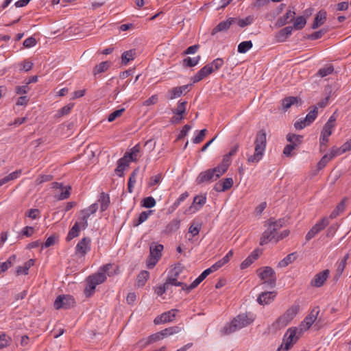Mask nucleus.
Masks as SVG:
<instances>
[{
	"label": "nucleus",
	"mask_w": 351,
	"mask_h": 351,
	"mask_svg": "<svg viewBox=\"0 0 351 351\" xmlns=\"http://www.w3.org/2000/svg\"><path fill=\"white\" fill-rule=\"evenodd\" d=\"M106 274L110 276L116 274V269L112 264H106L101 267L98 272L87 278V285L84 290L86 297L91 296L95 290L97 285L104 282L106 280Z\"/></svg>",
	"instance_id": "obj_1"
},
{
	"label": "nucleus",
	"mask_w": 351,
	"mask_h": 351,
	"mask_svg": "<svg viewBox=\"0 0 351 351\" xmlns=\"http://www.w3.org/2000/svg\"><path fill=\"white\" fill-rule=\"evenodd\" d=\"M254 320V316L252 313L239 314L231 322L223 326L221 330V335H229L237 330L249 326Z\"/></svg>",
	"instance_id": "obj_2"
},
{
	"label": "nucleus",
	"mask_w": 351,
	"mask_h": 351,
	"mask_svg": "<svg viewBox=\"0 0 351 351\" xmlns=\"http://www.w3.org/2000/svg\"><path fill=\"white\" fill-rule=\"evenodd\" d=\"M267 144V134L265 130L258 131L254 141V153L247 157V162L250 164L258 163L263 157Z\"/></svg>",
	"instance_id": "obj_3"
},
{
	"label": "nucleus",
	"mask_w": 351,
	"mask_h": 351,
	"mask_svg": "<svg viewBox=\"0 0 351 351\" xmlns=\"http://www.w3.org/2000/svg\"><path fill=\"white\" fill-rule=\"evenodd\" d=\"M298 305H294L288 308L286 312L279 317L272 324L275 329H279L287 326L299 312Z\"/></svg>",
	"instance_id": "obj_4"
},
{
	"label": "nucleus",
	"mask_w": 351,
	"mask_h": 351,
	"mask_svg": "<svg viewBox=\"0 0 351 351\" xmlns=\"http://www.w3.org/2000/svg\"><path fill=\"white\" fill-rule=\"evenodd\" d=\"M298 305H294L288 308L286 312L279 317L272 324L275 329H279L287 326L299 312Z\"/></svg>",
	"instance_id": "obj_5"
},
{
	"label": "nucleus",
	"mask_w": 351,
	"mask_h": 351,
	"mask_svg": "<svg viewBox=\"0 0 351 351\" xmlns=\"http://www.w3.org/2000/svg\"><path fill=\"white\" fill-rule=\"evenodd\" d=\"M282 227L280 220L270 222L268 228L265 230L261 238L260 244L263 245L269 241L274 240L276 241L277 237V232Z\"/></svg>",
	"instance_id": "obj_6"
},
{
	"label": "nucleus",
	"mask_w": 351,
	"mask_h": 351,
	"mask_svg": "<svg viewBox=\"0 0 351 351\" xmlns=\"http://www.w3.org/2000/svg\"><path fill=\"white\" fill-rule=\"evenodd\" d=\"M257 274L263 283L273 288L276 285V276L275 271L270 267H263L257 270Z\"/></svg>",
	"instance_id": "obj_7"
},
{
	"label": "nucleus",
	"mask_w": 351,
	"mask_h": 351,
	"mask_svg": "<svg viewBox=\"0 0 351 351\" xmlns=\"http://www.w3.org/2000/svg\"><path fill=\"white\" fill-rule=\"evenodd\" d=\"M149 256L147 262V266L149 269H152L158 263L162 256L163 245L161 244H152L150 245Z\"/></svg>",
	"instance_id": "obj_8"
},
{
	"label": "nucleus",
	"mask_w": 351,
	"mask_h": 351,
	"mask_svg": "<svg viewBox=\"0 0 351 351\" xmlns=\"http://www.w3.org/2000/svg\"><path fill=\"white\" fill-rule=\"evenodd\" d=\"M301 334L300 333L299 328H289L283 337L282 344L286 346V349H290L297 342Z\"/></svg>",
	"instance_id": "obj_9"
},
{
	"label": "nucleus",
	"mask_w": 351,
	"mask_h": 351,
	"mask_svg": "<svg viewBox=\"0 0 351 351\" xmlns=\"http://www.w3.org/2000/svg\"><path fill=\"white\" fill-rule=\"evenodd\" d=\"M319 313V308L316 306L312 309L310 313L304 318L299 326L300 333L307 330L313 325L317 318Z\"/></svg>",
	"instance_id": "obj_10"
},
{
	"label": "nucleus",
	"mask_w": 351,
	"mask_h": 351,
	"mask_svg": "<svg viewBox=\"0 0 351 351\" xmlns=\"http://www.w3.org/2000/svg\"><path fill=\"white\" fill-rule=\"evenodd\" d=\"M75 299L69 295H62L57 297L54 302V307L56 309L69 308L75 305Z\"/></svg>",
	"instance_id": "obj_11"
},
{
	"label": "nucleus",
	"mask_w": 351,
	"mask_h": 351,
	"mask_svg": "<svg viewBox=\"0 0 351 351\" xmlns=\"http://www.w3.org/2000/svg\"><path fill=\"white\" fill-rule=\"evenodd\" d=\"M317 116V108L315 106L303 119H300L296 121L294 124L295 128L297 130H302L306 126L309 125L312 123Z\"/></svg>",
	"instance_id": "obj_12"
},
{
	"label": "nucleus",
	"mask_w": 351,
	"mask_h": 351,
	"mask_svg": "<svg viewBox=\"0 0 351 351\" xmlns=\"http://www.w3.org/2000/svg\"><path fill=\"white\" fill-rule=\"evenodd\" d=\"M329 224V220L327 217H324L322 220L317 221L312 228L307 232L306 240L310 241L315 237L320 231L324 230Z\"/></svg>",
	"instance_id": "obj_13"
},
{
	"label": "nucleus",
	"mask_w": 351,
	"mask_h": 351,
	"mask_svg": "<svg viewBox=\"0 0 351 351\" xmlns=\"http://www.w3.org/2000/svg\"><path fill=\"white\" fill-rule=\"evenodd\" d=\"M177 311L178 310L176 309H171L169 311L165 312L161 315H158L154 319V323L156 325H159L167 322H171L174 319Z\"/></svg>",
	"instance_id": "obj_14"
},
{
	"label": "nucleus",
	"mask_w": 351,
	"mask_h": 351,
	"mask_svg": "<svg viewBox=\"0 0 351 351\" xmlns=\"http://www.w3.org/2000/svg\"><path fill=\"white\" fill-rule=\"evenodd\" d=\"M90 239L88 237L82 238L75 246V252L82 256H84L90 250Z\"/></svg>",
	"instance_id": "obj_15"
},
{
	"label": "nucleus",
	"mask_w": 351,
	"mask_h": 351,
	"mask_svg": "<svg viewBox=\"0 0 351 351\" xmlns=\"http://www.w3.org/2000/svg\"><path fill=\"white\" fill-rule=\"evenodd\" d=\"M333 128L325 125L321 132L319 138L320 151L324 152L326 149V144L329 141V136L332 133Z\"/></svg>",
	"instance_id": "obj_16"
},
{
	"label": "nucleus",
	"mask_w": 351,
	"mask_h": 351,
	"mask_svg": "<svg viewBox=\"0 0 351 351\" xmlns=\"http://www.w3.org/2000/svg\"><path fill=\"white\" fill-rule=\"evenodd\" d=\"M215 180H217V179L215 178V176L210 169L201 172L196 178V182L197 184L210 183Z\"/></svg>",
	"instance_id": "obj_17"
},
{
	"label": "nucleus",
	"mask_w": 351,
	"mask_h": 351,
	"mask_svg": "<svg viewBox=\"0 0 351 351\" xmlns=\"http://www.w3.org/2000/svg\"><path fill=\"white\" fill-rule=\"evenodd\" d=\"M235 24V20L234 17H230L226 21L220 22L211 32L212 35H215L218 32L227 31L230 27Z\"/></svg>",
	"instance_id": "obj_18"
},
{
	"label": "nucleus",
	"mask_w": 351,
	"mask_h": 351,
	"mask_svg": "<svg viewBox=\"0 0 351 351\" xmlns=\"http://www.w3.org/2000/svg\"><path fill=\"white\" fill-rule=\"evenodd\" d=\"M329 274L330 271L328 269H326L323 271L317 274L313 278V279L311 280V285L316 287H322L328 278Z\"/></svg>",
	"instance_id": "obj_19"
},
{
	"label": "nucleus",
	"mask_w": 351,
	"mask_h": 351,
	"mask_svg": "<svg viewBox=\"0 0 351 351\" xmlns=\"http://www.w3.org/2000/svg\"><path fill=\"white\" fill-rule=\"evenodd\" d=\"M276 296V291H267L261 293L258 298L257 302L261 305H266L270 304L272 301L274 300Z\"/></svg>",
	"instance_id": "obj_20"
},
{
	"label": "nucleus",
	"mask_w": 351,
	"mask_h": 351,
	"mask_svg": "<svg viewBox=\"0 0 351 351\" xmlns=\"http://www.w3.org/2000/svg\"><path fill=\"white\" fill-rule=\"evenodd\" d=\"M213 73L211 66L208 64L203 66L193 77L192 82L197 83Z\"/></svg>",
	"instance_id": "obj_21"
},
{
	"label": "nucleus",
	"mask_w": 351,
	"mask_h": 351,
	"mask_svg": "<svg viewBox=\"0 0 351 351\" xmlns=\"http://www.w3.org/2000/svg\"><path fill=\"white\" fill-rule=\"evenodd\" d=\"M189 85H184L181 86H178L169 90L168 92L167 97L169 99H173L177 97H180L184 92H186L189 88Z\"/></svg>",
	"instance_id": "obj_22"
},
{
	"label": "nucleus",
	"mask_w": 351,
	"mask_h": 351,
	"mask_svg": "<svg viewBox=\"0 0 351 351\" xmlns=\"http://www.w3.org/2000/svg\"><path fill=\"white\" fill-rule=\"evenodd\" d=\"M295 15V13L294 11L289 10L287 12L284 14L282 16L278 19L276 22V25L278 27H282L287 23L291 21Z\"/></svg>",
	"instance_id": "obj_23"
},
{
	"label": "nucleus",
	"mask_w": 351,
	"mask_h": 351,
	"mask_svg": "<svg viewBox=\"0 0 351 351\" xmlns=\"http://www.w3.org/2000/svg\"><path fill=\"white\" fill-rule=\"evenodd\" d=\"M206 195H196L193 199V204L191 206V208L193 209V212L198 211L206 204Z\"/></svg>",
	"instance_id": "obj_24"
},
{
	"label": "nucleus",
	"mask_w": 351,
	"mask_h": 351,
	"mask_svg": "<svg viewBox=\"0 0 351 351\" xmlns=\"http://www.w3.org/2000/svg\"><path fill=\"white\" fill-rule=\"evenodd\" d=\"M211 274L210 269H205L189 286L187 287V291L191 290L197 287L209 274Z\"/></svg>",
	"instance_id": "obj_25"
},
{
	"label": "nucleus",
	"mask_w": 351,
	"mask_h": 351,
	"mask_svg": "<svg viewBox=\"0 0 351 351\" xmlns=\"http://www.w3.org/2000/svg\"><path fill=\"white\" fill-rule=\"evenodd\" d=\"M293 27L287 26L282 29L276 36L278 42H284L291 34Z\"/></svg>",
	"instance_id": "obj_26"
},
{
	"label": "nucleus",
	"mask_w": 351,
	"mask_h": 351,
	"mask_svg": "<svg viewBox=\"0 0 351 351\" xmlns=\"http://www.w3.org/2000/svg\"><path fill=\"white\" fill-rule=\"evenodd\" d=\"M130 162L129 159H127L126 156H124L117 161V166L115 171L119 176L121 177L123 176L124 169L125 167L129 166Z\"/></svg>",
	"instance_id": "obj_27"
},
{
	"label": "nucleus",
	"mask_w": 351,
	"mask_h": 351,
	"mask_svg": "<svg viewBox=\"0 0 351 351\" xmlns=\"http://www.w3.org/2000/svg\"><path fill=\"white\" fill-rule=\"evenodd\" d=\"M258 257V250H254L241 264V268L242 269H246L251 264L254 263Z\"/></svg>",
	"instance_id": "obj_28"
},
{
	"label": "nucleus",
	"mask_w": 351,
	"mask_h": 351,
	"mask_svg": "<svg viewBox=\"0 0 351 351\" xmlns=\"http://www.w3.org/2000/svg\"><path fill=\"white\" fill-rule=\"evenodd\" d=\"M326 17V12L321 10L319 12H317L315 17L313 23L312 25V28L317 29L318 27L322 25L325 21Z\"/></svg>",
	"instance_id": "obj_29"
},
{
	"label": "nucleus",
	"mask_w": 351,
	"mask_h": 351,
	"mask_svg": "<svg viewBox=\"0 0 351 351\" xmlns=\"http://www.w3.org/2000/svg\"><path fill=\"white\" fill-rule=\"evenodd\" d=\"M180 220L178 219H174L167 225L165 229V232L167 234H169L173 232H176L180 228Z\"/></svg>",
	"instance_id": "obj_30"
},
{
	"label": "nucleus",
	"mask_w": 351,
	"mask_h": 351,
	"mask_svg": "<svg viewBox=\"0 0 351 351\" xmlns=\"http://www.w3.org/2000/svg\"><path fill=\"white\" fill-rule=\"evenodd\" d=\"M178 278H173L172 276H167V278L166 280V282H165L166 285H167V287L169 289V287L171 285L177 286V287H182L183 290H187V286L186 284L178 281Z\"/></svg>",
	"instance_id": "obj_31"
},
{
	"label": "nucleus",
	"mask_w": 351,
	"mask_h": 351,
	"mask_svg": "<svg viewBox=\"0 0 351 351\" xmlns=\"http://www.w3.org/2000/svg\"><path fill=\"white\" fill-rule=\"evenodd\" d=\"M80 228L81 227L80 226L79 222L76 221L73 226V227L70 229L66 237V241H70L73 239L78 237L80 231Z\"/></svg>",
	"instance_id": "obj_32"
},
{
	"label": "nucleus",
	"mask_w": 351,
	"mask_h": 351,
	"mask_svg": "<svg viewBox=\"0 0 351 351\" xmlns=\"http://www.w3.org/2000/svg\"><path fill=\"white\" fill-rule=\"evenodd\" d=\"M34 264V261L33 259H29L24 264L23 266H20V267H17V269H16L17 275L27 274L29 268L32 266H33Z\"/></svg>",
	"instance_id": "obj_33"
},
{
	"label": "nucleus",
	"mask_w": 351,
	"mask_h": 351,
	"mask_svg": "<svg viewBox=\"0 0 351 351\" xmlns=\"http://www.w3.org/2000/svg\"><path fill=\"white\" fill-rule=\"evenodd\" d=\"M188 197V192L182 193L180 197L174 202V203L168 208L169 213H173Z\"/></svg>",
	"instance_id": "obj_34"
},
{
	"label": "nucleus",
	"mask_w": 351,
	"mask_h": 351,
	"mask_svg": "<svg viewBox=\"0 0 351 351\" xmlns=\"http://www.w3.org/2000/svg\"><path fill=\"white\" fill-rule=\"evenodd\" d=\"M21 173V170H16L15 171L12 172L9 175L5 176L3 178L0 179V186H3L5 183L14 180L19 177Z\"/></svg>",
	"instance_id": "obj_35"
},
{
	"label": "nucleus",
	"mask_w": 351,
	"mask_h": 351,
	"mask_svg": "<svg viewBox=\"0 0 351 351\" xmlns=\"http://www.w3.org/2000/svg\"><path fill=\"white\" fill-rule=\"evenodd\" d=\"M200 58L199 56L194 58L187 57L182 60V66L184 67L195 66L199 63Z\"/></svg>",
	"instance_id": "obj_36"
},
{
	"label": "nucleus",
	"mask_w": 351,
	"mask_h": 351,
	"mask_svg": "<svg viewBox=\"0 0 351 351\" xmlns=\"http://www.w3.org/2000/svg\"><path fill=\"white\" fill-rule=\"evenodd\" d=\"M98 202L100 204L101 211H104L107 209L110 204V197L108 195L102 193L100 194Z\"/></svg>",
	"instance_id": "obj_37"
},
{
	"label": "nucleus",
	"mask_w": 351,
	"mask_h": 351,
	"mask_svg": "<svg viewBox=\"0 0 351 351\" xmlns=\"http://www.w3.org/2000/svg\"><path fill=\"white\" fill-rule=\"evenodd\" d=\"M140 152V147L138 145H136L134 147H133L130 152H126L124 155V156H126L127 159H129V161H136L137 160V154Z\"/></svg>",
	"instance_id": "obj_38"
},
{
	"label": "nucleus",
	"mask_w": 351,
	"mask_h": 351,
	"mask_svg": "<svg viewBox=\"0 0 351 351\" xmlns=\"http://www.w3.org/2000/svg\"><path fill=\"white\" fill-rule=\"evenodd\" d=\"M149 276V273L147 271H142L137 276L136 284L138 287H143Z\"/></svg>",
	"instance_id": "obj_39"
},
{
	"label": "nucleus",
	"mask_w": 351,
	"mask_h": 351,
	"mask_svg": "<svg viewBox=\"0 0 351 351\" xmlns=\"http://www.w3.org/2000/svg\"><path fill=\"white\" fill-rule=\"evenodd\" d=\"M234 20L235 23H237L239 27H244L251 25L253 23L254 17L252 16H248L243 19L234 18Z\"/></svg>",
	"instance_id": "obj_40"
},
{
	"label": "nucleus",
	"mask_w": 351,
	"mask_h": 351,
	"mask_svg": "<svg viewBox=\"0 0 351 351\" xmlns=\"http://www.w3.org/2000/svg\"><path fill=\"white\" fill-rule=\"evenodd\" d=\"M334 71V67L331 64H327L325 66L320 68L318 70L317 75L324 77L332 73Z\"/></svg>",
	"instance_id": "obj_41"
},
{
	"label": "nucleus",
	"mask_w": 351,
	"mask_h": 351,
	"mask_svg": "<svg viewBox=\"0 0 351 351\" xmlns=\"http://www.w3.org/2000/svg\"><path fill=\"white\" fill-rule=\"evenodd\" d=\"M253 46L251 40L243 41L238 45V52L240 53H245L248 51Z\"/></svg>",
	"instance_id": "obj_42"
},
{
	"label": "nucleus",
	"mask_w": 351,
	"mask_h": 351,
	"mask_svg": "<svg viewBox=\"0 0 351 351\" xmlns=\"http://www.w3.org/2000/svg\"><path fill=\"white\" fill-rule=\"evenodd\" d=\"M302 136L297 135L294 134H288L287 136V140L290 142L291 145H295V147L298 145L300 144L302 142Z\"/></svg>",
	"instance_id": "obj_43"
},
{
	"label": "nucleus",
	"mask_w": 351,
	"mask_h": 351,
	"mask_svg": "<svg viewBox=\"0 0 351 351\" xmlns=\"http://www.w3.org/2000/svg\"><path fill=\"white\" fill-rule=\"evenodd\" d=\"M135 56L134 50H129L125 51L121 56L123 64H127L130 61L133 60Z\"/></svg>",
	"instance_id": "obj_44"
},
{
	"label": "nucleus",
	"mask_w": 351,
	"mask_h": 351,
	"mask_svg": "<svg viewBox=\"0 0 351 351\" xmlns=\"http://www.w3.org/2000/svg\"><path fill=\"white\" fill-rule=\"evenodd\" d=\"M16 256H11L5 262H0V274L5 272L12 266V262L15 260Z\"/></svg>",
	"instance_id": "obj_45"
},
{
	"label": "nucleus",
	"mask_w": 351,
	"mask_h": 351,
	"mask_svg": "<svg viewBox=\"0 0 351 351\" xmlns=\"http://www.w3.org/2000/svg\"><path fill=\"white\" fill-rule=\"evenodd\" d=\"M71 186H65L64 189L60 191V193L55 195V197L58 200H63L69 198L70 196Z\"/></svg>",
	"instance_id": "obj_46"
},
{
	"label": "nucleus",
	"mask_w": 351,
	"mask_h": 351,
	"mask_svg": "<svg viewBox=\"0 0 351 351\" xmlns=\"http://www.w3.org/2000/svg\"><path fill=\"white\" fill-rule=\"evenodd\" d=\"M348 258L349 255L346 254L340 261L337 263V273L339 276H341L343 274L346 267L347 260L348 259Z\"/></svg>",
	"instance_id": "obj_47"
},
{
	"label": "nucleus",
	"mask_w": 351,
	"mask_h": 351,
	"mask_svg": "<svg viewBox=\"0 0 351 351\" xmlns=\"http://www.w3.org/2000/svg\"><path fill=\"white\" fill-rule=\"evenodd\" d=\"M295 256L294 253L289 254L278 263V266L280 267H287L290 263H291L295 260Z\"/></svg>",
	"instance_id": "obj_48"
},
{
	"label": "nucleus",
	"mask_w": 351,
	"mask_h": 351,
	"mask_svg": "<svg viewBox=\"0 0 351 351\" xmlns=\"http://www.w3.org/2000/svg\"><path fill=\"white\" fill-rule=\"evenodd\" d=\"M221 185L220 191H228L233 185L234 181L232 178H226L219 182Z\"/></svg>",
	"instance_id": "obj_49"
},
{
	"label": "nucleus",
	"mask_w": 351,
	"mask_h": 351,
	"mask_svg": "<svg viewBox=\"0 0 351 351\" xmlns=\"http://www.w3.org/2000/svg\"><path fill=\"white\" fill-rule=\"evenodd\" d=\"M183 266L180 263L175 265L174 267L169 272L168 276L173 278H178L183 271Z\"/></svg>",
	"instance_id": "obj_50"
},
{
	"label": "nucleus",
	"mask_w": 351,
	"mask_h": 351,
	"mask_svg": "<svg viewBox=\"0 0 351 351\" xmlns=\"http://www.w3.org/2000/svg\"><path fill=\"white\" fill-rule=\"evenodd\" d=\"M298 98L295 97H289L284 99L282 101V106L285 110H287L295 103H297Z\"/></svg>",
	"instance_id": "obj_51"
},
{
	"label": "nucleus",
	"mask_w": 351,
	"mask_h": 351,
	"mask_svg": "<svg viewBox=\"0 0 351 351\" xmlns=\"http://www.w3.org/2000/svg\"><path fill=\"white\" fill-rule=\"evenodd\" d=\"M109 66L108 62H102L96 65L93 69V74L95 75L107 70Z\"/></svg>",
	"instance_id": "obj_52"
},
{
	"label": "nucleus",
	"mask_w": 351,
	"mask_h": 351,
	"mask_svg": "<svg viewBox=\"0 0 351 351\" xmlns=\"http://www.w3.org/2000/svg\"><path fill=\"white\" fill-rule=\"evenodd\" d=\"M345 152H346V151L344 150V147H343V146L342 145L339 147H332L330 149V152L328 153V154L331 157V159H332L333 158H335V157H336L337 156H340V155L343 154Z\"/></svg>",
	"instance_id": "obj_53"
},
{
	"label": "nucleus",
	"mask_w": 351,
	"mask_h": 351,
	"mask_svg": "<svg viewBox=\"0 0 351 351\" xmlns=\"http://www.w3.org/2000/svg\"><path fill=\"white\" fill-rule=\"evenodd\" d=\"M153 212L154 211L152 210H149L141 213L135 225L138 226L145 221L148 219L149 216L153 213Z\"/></svg>",
	"instance_id": "obj_54"
},
{
	"label": "nucleus",
	"mask_w": 351,
	"mask_h": 351,
	"mask_svg": "<svg viewBox=\"0 0 351 351\" xmlns=\"http://www.w3.org/2000/svg\"><path fill=\"white\" fill-rule=\"evenodd\" d=\"M306 20L304 16H298L295 19L293 27L295 29H302L306 25Z\"/></svg>",
	"instance_id": "obj_55"
},
{
	"label": "nucleus",
	"mask_w": 351,
	"mask_h": 351,
	"mask_svg": "<svg viewBox=\"0 0 351 351\" xmlns=\"http://www.w3.org/2000/svg\"><path fill=\"white\" fill-rule=\"evenodd\" d=\"M223 60L218 58L213 60V62L209 63L208 65L211 66L213 72H214L219 70L223 66Z\"/></svg>",
	"instance_id": "obj_56"
},
{
	"label": "nucleus",
	"mask_w": 351,
	"mask_h": 351,
	"mask_svg": "<svg viewBox=\"0 0 351 351\" xmlns=\"http://www.w3.org/2000/svg\"><path fill=\"white\" fill-rule=\"evenodd\" d=\"M98 209V204L94 203L92 204L88 208L81 210L80 213H84L86 215L90 217L91 215L95 213Z\"/></svg>",
	"instance_id": "obj_57"
},
{
	"label": "nucleus",
	"mask_w": 351,
	"mask_h": 351,
	"mask_svg": "<svg viewBox=\"0 0 351 351\" xmlns=\"http://www.w3.org/2000/svg\"><path fill=\"white\" fill-rule=\"evenodd\" d=\"M186 101H179L178 108L176 110H173V112L177 115L183 116L186 111Z\"/></svg>",
	"instance_id": "obj_58"
},
{
	"label": "nucleus",
	"mask_w": 351,
	"mask_h": 351,
	"mask_svg": "<svg viewBox=\"0 0 351 351\" xmlns=\"http://www.w3.org/2000/svg\"><path fill=\"white\" fill-rule=\"evenodd\" d=\"M156 202L155 199L152 197H147L143 199V206L147 208H151L156 206Z\"/></svg>",
	"instance_id": "obj_59"
},
{
	"label": "nucleus",
	"mask_w": 351,
	"mask_h": 351,
	"mask_svg": "<svg viewBox=\"0 0 351 351\" xmlns=\"http://www.w3.org/2000/svg\"><path fill=\"white\" fill-rule=\"evenodd\" d=\"M215 176V178L217 180L220 176L226 173L228 170L227 169L222 167V165H219L217 167L210 169Z\"/></svg>",
	"instance_id": "obj_60"
},
{
	"label": "nucleus",
	"mask_w": 351,
	"mask_h": 351,
	"mask_svg": "<svg viewBox=\"0 0 351 351\" xmlns=\"http://www.w3.org/2000/svg\"><path fill=\"white\" fill-rule=\"evenodd\" d=\"M73 104H69L65 106H64L63 108H62L61 109H60L58 112H57V114H56V117H63L66 114H68L70 113L71 109L73 108Z\"/></svg>",
	"instance_id": "obj_61"
},
{
	"label": "nucleus",
	"mask_w": 351,
	"mask_h": 351,
	"mask_svg": "<svg viewBox=\"0 0 351 351\" xmlns=\"http://www.w3.org/2000/svg\"><path fill=\"white\" fill-rule=\"evenodd\" d=\"M195 132H197V135L193 138V139L192 140L193 143H195V144H198L199 143H201L204 138L206 136V129H203L200 131H196Z\"/></svg>",
	"instance_id": "obj_62"
},
{
	"label": "nucleus",
	"mask_w": 351,
	"mask_h": 351,
	"mask_svg": "<svg viewBox=\"0 0 351 351\" xmlns=\"http://www.w3.org/2000/svg\"><path fill=\"white\" fill-rule=\"evenodd\" d=\"M125 111V108H121L119 110H116L112 113H110L108 117V121L109 122H112L114 121L117 118L120 117L123 112Z\"/></svg>",
	"instance_id": "obj_63"
},
{
	"label": "nucleus",
	"mask_w": 351,
	"mask_h": 351,
	"mask_svg": "<svg viewBox=\"0 0 351 351\" xmlns=\"http://www.w3.org/2000/svg\"><path fill=\"white\" fill-rule=\"evenodd\" d=\"M201 226L200 223H192L189 228V233L191 234L192 237L197 235L201 230Z\"/></svg>",
	"instance_id": "obj_64"
}]
</instances>
